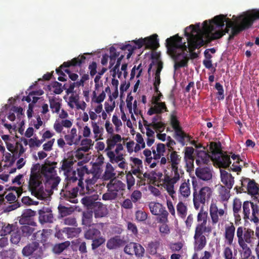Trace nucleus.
<instances>
[{"label": "nucleus", "instance_id": "obj_60", "mask_svg": "<svg viewBox=\"0 0 259 259\" xmlns=\"http://www.w3.org/2000/svg\"><path fill=\"white\" fill-rule=\"evenodd\" d=\"M170 124L175 132L182 129L180 125V122L178 120L176 115L171 114L170 115Z\"/></svg>", "mask_w": 259, "mask_h": 259}, {"label": "nucleus", "instance_id": "obj_40", "mask_svg": "<svg viewBox=\"0 0 259 259\" xmlns=\"http://www.w3.org/2000/svg\"><path fill=\"white\" fill-rule=\"evenodd\" d=\"M61 100H59L54 97H49V103L50 108L53 113H58L61 107Z\"/></svg>", "mask_w": 259, "mask_h": 259}, {"label": "nucleus", "instance_id": "obj_29", "mask_svg": "<svg viewBox=\"0 0 259 259\" xmlns=\"http://www.w3.org/2000/svg\"><path fill=\"white\" fill-rule=\"evenodd\" d=\"M79 187L77 186L71 188V190H66L63 192L64 198L71 203H76L78 202L76 197L78 192L79 193Z\"/></svg>", "mask_w": 259, "mask_h": 259}, {"label": "nucleus", "instance_id": "obj_9", "mask_svg": "<svg viewBox=\"0 0 259 259\" xmlns=\"http://www.w3.org/2000/svg\"><path fill=\"white\" fill-rule=\"evenodd\" d=\"M243 218L257 225L259 223V206L251 201H245L242 205Z\"/></svg>", "mask_w": 259, "mask_h": 259}, {"label": "nucleus", "instance_id": "obj_17", "mask_svg": "<svg viewBox=\"0 0 259 259\" xmlns=\"http://www.w3.org/2000/svg\"><path fill=\"white\" fill-rule=\"evenodd\" d=\"M35 214L36 212L30 209L24 210L20 219H19V223L21 225H28L32 226H36V224L33 219V217Z\"/></svg>", "mask_w": 259, "mask_h": 259}, {"label": "nucleus", "instance_id": "obj_47", "mask_svg": "<svg viewBox=\"0 0 259 259\" xmlns=\"http://www.w3.org/2000/svg\"><path fill=\"white\" fill-rule=\"evenodd\" d=\"M179 192L184 198H187L190 195L191 191L189 180H188L187 182H185L181 184Z\"/></svg>", "mask_w": 259, "mask_h": 259}, {"label": "nucleus", "instance_id": "obj_7", "mask_svg": "<svg viewBox=\"0 0 259 259\" xmlns=\"http://www.w3.org/2000/svg\"><path fill=\"white\" fill-rule=\"evenodd\" d=\"M192 185L193 187V201L194 206L195 208L198 210L201 207H201H203L205 203L209 200L212 195V190L210 187L205 186L197 191L196 181H193Z\"/></svg>", "mask_w": 259, "mask_h": 259}, {"label": "nucleus", "instance_id": "obj_46", "mask_svg": "<svg viewBox=\"0 0 259 259\" xmlns=\"http://www.w3.org/2000/svg\"><path fill=\"white\" fill-rule=\"evenodd\" d=\"M210 149L212 155V158L220 154L223 153L222 150V145L220 142H212L210 144Z\"/></svg>", "mask_w": 259, "mask_h": 259}, {"label": "nucleus", "instance_id": "obj_43", "mask_svg": "<svg viewBox=\"0 0 259 259\" xmlns=\"http://www.w3.org/2000/svg\"><path fill=\"white\" fill-rule=\"evenodd\" d=\"M91 124L94 134V138L96 139V141L102 140L103 139L102 135L104 132V128L102 127H100L97 123L94 121H92Z\"/></svg>", "mask_w": 259, "mask_h": 259}, {"label": "nucleus", "instance_id": "obj_56", "mask_svg": "<svg viewBox=\"0 0 259 259\" xmlns=\"http://www.w3.org/2000/svg\"><path fill=\"white\" fill-rule=\"evenodd\" d=\"M223 256L225 259H237L236 254L233 255V251L230 247H225L223 252Z\"/></svg>", "mask_w": 259, "mask_h": 259}, {"label": "nucleus", "instance_id": "obj_18", "mask_svg": "<svg viewBox=\"0 0 259 259\" xmlns=\"http://www.w3.org/2000/svg\"><path fill=\"white\" fill-rule=\"evenodd\" d=\"M209 214L212 225H215L219 222V217H222L225 214V210L222 208H219L217 204L212 203L209 208Z\"/></svg>", "mask_w": 259, "mask_h": 259}, {"label": "nucleus", "instance_id": "obj_20", "mask_svg": "<svg viewBox=\"0 0 259 259\" xmlns=\"http://www.w3.org/2000/svg\"><path fill=\"white\" fill-rule=\"evenodd\" d=\"M235 227L232 223L229 225H226L225 228L224 237L225 242L227 245H231L233 244L235 236Z\"/></svg>", "mask_w": 259, "mask_h": 259}, {"label": "nucleus", "instance_id": "obj_22", "mask_svg": "<svg viewBox=\"0 0 259 259\" xmlns=\"http://www.w3.org/2000/svg\"><path fill=\"white\" fill-rule=\"evenodd\" d=\"M196 176L203 181H208L212 178V171L209 167H198L196 169Z\"/></svg>", "mask_w": 259, "mask_h": 259}, {"label": "nucleus", "instance_id": "obj_27", "mask_svg": "<svg viewBox=\"0 0 259 259\" xmlns=\"http://www.w3.org/2000/svg\"><path fill=\"white\" fill-rule=\"evenodd\" d=\"M194 149L192 147H186L185 148L184 160L186 162L187 168L193 166L194 158L193 156Z\"/></svg>", "mask_w": 259, "mask_h": 259}, {"label": "nucleus", "instance_id": "obj_37", "mask_svg": "<svg viewBox=\"0 0 259 259\" xmlns=\"http://www.w3.org/2000/svg\"><path fill=\"white\" fill-rule=\"evenodd\" d=\"M207 224L198 223L195 228V234L196 235H203V234H209L211 232L212 229L210 226H206Z\"/></svg>", "mask_w": 259, "mask_h": 259}, {"label": "nucleus", "instance_id": "obj_38", "mask_svg": "<svg viewBox=\"0 0 259 259\" xmlns=\"http://www.w3.org/2000/svg\"><path fill=\"white\" fill-rule=\"evenodd\" d=\"M39 221L41 224L52 223L53 222V215L51 212H45L40 211L39 216Z\"/></svg>", "mask_w": 259, "mask_h": 259}, {"label": "nucleus", "instance_id": "obj_48", "mask_svg": "<svg viewBox=\"0 0 259 259\" xmlns=\"http://www.w3.org/2000/svg\"><path fill=\"white\" fill-rule=\"evenodd\" d=\"M178 215L182 219H184L187 215V207L182 201L179 202L176 206Z\"/></svg>", "mask_w": 259, "mask_h": 259}, {"label": "nucleus", "instance_id": "obj_31", "mask_svg": "<svg viewBox=\"0 0 259 259\" xmlns=\"http://www.w3.org/2000/svg\"><path fill=\"white\" fill-rule=\"evenodd\" d=\"M194 249L195 252L201 250L206 245V239L204 235H194Z\"/></svg>", "mask_w": 259, "mask_h": 259}, {"label": "nucleus", "instance_id": "obj_24", "mask_svg": "<svg viewBox=\"0 0 259 259\" xmlns=\"http://www.w3.org/2000/svg\"><path fill=\"white\" fill-rule=\"evenodd\" d=\"M153 105H154V106L151 107L147 112L148 115H152L154 114H160L164 112L168 111L165 102H161L153 104Z\"/></svg>", "mask_w": 259, "mask_h": 259}, {"label": "nucleus", "instance_id": "obj_11", "mask_svg": "<svg viewBox=\"0 0 259 259\" xmlns=\"http://www.w3.org/2000/svg\"><path fill=\"white\" fill-rule=\"evenodd\" d=\"M241 185L240 187H235L237 192H247L248 194L252 196L259 194V184L254 180L242 177Z\"/></svg>", "mask_w": 259, "mask_h": 259}, {"label": "nucleus", "instance_id": "obj_33", "mask_svg": "<svg viewBox=\"0 0 259 259\" xmlns=\"http://www.w3.org/2000/svg\"><path fill=\"white\" fill-rule=\"evenodd\" d=\"M242 205L243 203H242L240 199L235 198L234 199L233 203V211L236 221L241 220L240 213L241 212Z\"/></svg>", "mask_w": 259, "mask_h": 259}, {"label": "nucleus", "instance_id": "obj_32", "mask_svg": "<svg viewBox=\"0 0 259 259\" xmlns=\"http://www.w3.org/2000/svg\"><path fill=\"white\" fill-rule=\"evenodd\" d=\"M171 178L167 176L165 179L168 180L171 184H176L180 179L181 175L184 174L183 170L179 169L178 166L171 167Z\"/></svg>", "mask_w": 259, "mask_h": 259}, {"label": "nucleus", "instance_id": "obj_57", "mask_svg": "<svg viewBox=\"0 0 259 259\" xmlns=\"http://www.w3.org/2000/svg\"><path fill=\"white\" fill-rule=\"evenodd\" d=\"M20 145H22V144L19 142H17L15 144V145H14L11 143H6L7 148V149L11 152L12 153H15L18 154L19 150L20 149Z\"/></svg>", "mask_w": 259, "mask_h": 259}, {"label": "nucleus", "instance_id": "obj_63", "mask_svg": "<svg viewBox=\"0 0 259 259\" xmlns=\"http://www.w3.org/2000/svg\"><path fill=\"white\" fill-rule=\"evenodd\" d=\"M197 220L199 223L207 224V213L204 211L202 208L198 213Z\"/></svg>", "mask_w": 259, "mask_h": 259}, {"label": "nucleus", "instance_id": "obj_42", "mask_svg": "<svg viewBox=\"0 0 259 259\" xmlns=\"http://www.w3.org/2000/svg\"><path fill=\"white\" fill-rule=\"evenodd\" d=\"M167 160L170 163L171 167L178 166L181 160V157L176 151H172L167 157Z\"/></svg>", "mask_w": 259, "mask_h": 259}, {"label": "nucleus", "instance_id": "obj_64", "mask_svg": "<svg viewBox=\"0 0 259 259\" xmlns=\"http://www.w3.org/2000/svg\"><path fill=\"white\" fill-rule=\"evenodd\" d=\"M41 167L40 164L37 163L32 165L31 168L30 176H36V177H41L40 169Z\"/></svg>", "mask_w": 259, "mask_h": 259}, {"label": "nucleus", "instance_id": "obj_34", "mask_svg": "<svg viewBox=\"0 0 259 259\" xmlns=\"http://www.w3.org/2000/svg\"><path fill=\"white\" fill-rule=\"evenodd\" d=\"M95 206L94 209V216L96 218H100L107 214V209L103 206L102 203L100 202H95Z\"/></svg>", "mask_w": 259, "mask_h": 259}, {"label": "nucleus", "instance_id": "obj_10", "mask_svg": "<svg viewBox=\"0 0 259 259\" xmlns=\"http://www.w3.org/2000/svg\"><path fill=\"white\" fill-rule=\"evenodd\" d=\"M28 189L31 194L37 198L43 200L46 198V194L44 192L41 176H30Z\"/></svg>", "mask_w": 259, "mask_h": 259}, {"label": "nucleus", "instance_id": "obj_35", "mask_svg": "<svg viewBox=\"0 0 259 259\" xmlns=\"http://www.w3.org/2000/svg\"><path fill=\"white\" fill-rule=\"evenodd\" d=\"M175 138L182 146H184L186 142L189 141L191 139V137L187 135L182 129L175 132Z\"/></svg>", "mask_w": 259, "mask_h": 259}, {"label": "nucleus", "instance_id": "obj_15", "mask_svg": "<svg viewBox=\"0 0 259 259\" xmlns=\"http://www.w3.org/2000/svg\"><path fill=\"white\" fill-rule=\"evenodd\" d=\"M124 252L131 255L135 254L137 258H142L145 254V248L139 243L131 242L125 246Z\"/></svg>", "mask_w": 259, "mask_h": 259}, {"label": "nucleus", "instance_id": "obj_25", "mask_svg": "<svg viewBox=\"0 0 259 259\" xmlns=\"http://www.w3.org/2000/svg\"><path fill=\"white\" fill-rule=\"evenodd\" d=\"M125 241L120 238V236H116L109 239L106 243V247L108 249H115L124 245Z\"/></svg>", "mask_w": 259, "mask_h": 259}, {"label": "nucleus", "instance_id": "obj_54", "mask_svg": "<svg viewBox=\"0 0 259 259\" xmlns=\"http://www.w3.org/2000/svg\"><path fill=\"white\" fill-rule=\"evenodd\" d=\"M30 225H23L21 227L20 230L21 231L22 235L24 237H28L34 232V228L29 226Z\"/></svg>", "mask_w": 259, "mask_h": 259}, {"label": "nucleus", "instance_id": "obj_61", "mask_svg": "<svg viewBox=\"0 0 259 259\" xmlns=\"http://www.w3.org/2000/svg\"><path fill=\"white\" fill-rule=\"evenodd\" d=\"M215 88L218 91L217 93V98L219 100L224 99V90L223 85L220 82H217L215 84Z\"/></svg>", "mask_w": 259, "mask_h": 259}, {"label": "nucleus", "instance_id": "obj_44", "mask_svg": "<svg viewBox=\"0 0 259 259\" xmlns=\"http://www.w3.org/2000/svg\"><path fill=\"white\" fill-rule=\"evenodd\" d=\"M210 155L205 151H200L198 154V159L196 160V164L198 165L201 163L207 164L210 161Z\"/></svg>", "mask_w": 259, "mask_h": 259}, {"label": "nucleus", "instance_id": "obj_52", "mask_svg": "<svg viewBox=\"0 0 259 259\" xmlns=\"http://www.w3.org/2000/svg\"><path fill=\"white\" fill-rule=\"evenodd\" d=\"M16 226L13 225H10L8 224V225H4L2 227L1 229V235L2 236H6L8 234H11L14 231L16 230Z\"/></svg>", "mask_w": 259, "mask_h": 259}, {"label": "nucleus", "instance_id": "obj_12", "mask_svg": "<svg viewBox=\"0 0 259 259\" xmlns=\"http://www.w3.org/2000/svg\"><path fill=\"white\" fill-rule=\"evenodd\" d=\"M23 256H31L33 259H42L43 251L37 241H33L27 244L22 250Z\"/></svg>", "mask_w": 259, "mask_h": 259}, {"label": "nucleus", "instance_id": "obj_59", "mask_svg": "<svg viewBox=\"0 0 259 259\" xmlns=\"http://www.w3.org/2000/svg\"><path fill=\"white\" fill-rule=\"evenodd\" d=\"M60 182V178L56 175L46 181V183L51 185V189L55 190Z\"/></svg>", "mask_w": 259, "mask_h": 259}, {"label": "nucleus", "instance_id": "obj_36", "mask_svg": "<svg viewBox=\"0 0 259 259\" xmlns=\"http://www.w3.org/2000/svg\"><path fill=\"white\" fill-rule=\"evenodd\" d=\"M160 245L159 240H155L149 242L146 246L147 252L151 255H158L157 250Z\"/></svg>", "mask_w": 259, "mask_h": 259}, {"label": "nucleus", "instance_id": "obj_14", "mask_svg": "<svg viewBox=\"0 0 259 259\" xmlns=\"http://www.w3.org/2000/svg\"><path fill=\"white\" fill-rule=\"evenodd\" d=\"M149 209L151 213L155 215H159V222L166 223L168 221V212L162 205L158 202H151L149 204Z\"/></svg>", "mask_w": 259, "mask_h": 259}, {"label": "nucleus", "instance_id": "obj_30", "mask_svg": "<svg viewBox=\"0 0 259 259\" xmlns=\"http://www.w3.org/2000/svg\"><path fill=\"white\" fill-rule=\"evenodd\" d=\"M157 37L158 35L154 34L149 37H145V48L154 50H156L159 47Z\"/></svg>", "mask_w": 259, "mask_h": 259}, {"label": "nucleus", "instance_id": "obj_39", "mask_svg": "<svg viewBox=\"0 0 259 259\" xmlns=\"http://www.w3.org/2000/svg\"><path fill=\"white\" fill-rule=\"evenodd\" d=\"M63 232L66 234L68 238H74L77 237L81 232L80 228L65 227L63 228Z\"/></svg>", "mask_w": 259, "mask_h": 259}, {"label": "nucleus", "instance_id": "obj_16", "mask_svg": "<svg viewBox=\"0 0 259 259\" xmlns=\"http://www.w3.org/2000/svg\"><path fill=\"white\" fill-rule=\"evenodd\" d=\"M85 57L83 55H79L71 61L64 62L59 68L56 69V72L59 75L66 76L62 71V69L70 66H81V64L85 62Z\"/></svg>", "mask_w": 259, "mask_h": 259}, {"label": "nucleus", "instance_id": "obj_62", "mask_svg": "<svg viewBox=\"0 0 259 259\" xmlns=\"http://www.w3.org/2000/svg\"><path fill=\"white\" fill-rule=\"evenodd\" d=\"M136 220L138 222L145 221L148 217V214L145 211L138 210L135 212Z\"/></svg>", "mask_w": 259, "mask_h": 259}, {"label": "nucleus", "instance_id": "obj_2", "mask_svg": "<svg viewBox=\"0 0 259 259\" xmlns=\"http://www.w3.org/2000/svg\"><path fill=\"white\" fill-rule=\"evenodd\" d=\"M259 19V9H252L243 12L237 18V24L233 27L228 39L232 40L242 31L251 27L254 21Z\"/></svg>", "mask_w": 259, "mask_h": 259}, {"label": "nucleus", "instance_id": "obj_21", "mask_svg": "<svg viewBox=\"0 0 259 259\" xmlns=\"http://www.w3.org/2000/svg\"><path fill=\"white\" fill-rule=\"evenodd\" d=\"M75 162H76V160H74L73 157L64 158L61 162L62 165L60 169L63 170L67 177L70 176L72 175V173L70 175H69V174L72 171L73 165ZM67 179H68V177H67Z\"/></svg>", "mask_w": 259, "mask_h": 259}, {"label": "nucleus", "instance_id": "obj_28", "mask_svg": "<svg viewBox=\"0 0 259 259\" xmlns=\"http://www.w3.org/2000/svg\"><path fill=\"white\" fill-rule=\"evenodd\" d=\"M20 149L18 154L12 153V155L11 153L7 152L5 155V161L6 162L9 163V166H12L16 160L19 157L25 152L26 149L23 147V145H20Z\"/></svg>", "mask_w": 259, "mask_h": 259}, {"label": "nucleus", "instance_id": "obj_55", "mask_svg": "<svg viewBox=\"0 0 259 259\" xmlns=\"http://www.w3.org/2000/svg\"><path fill=\"white\" fill-rule=\"evenodd\" d=\"M58 208L59 213L62 217L70 215L73 211V209L72 207H67L61 205H59Z\"/></svg>", "mask_w": 259, "mask_h": 259}, {"label": "nucleus", "instance_id": "obj_50", "mask_svg": "<svg viewBox=\"0 0 259 259\" xmlns=\"http://www.w3.org/2000/svg\"><path fill=\"white\" fill-rule=\"evenodd\" d=\"M239 245L241 248L240 252L242 259H248L252 253L251 249L248 246V244L242 243L239 244Z\"/></svg>", "mask_w": 259, "mask_h": 259}, {"label": "nucleus", "instance_id": "obj_19", "mask_svg": "<svg viewBox=\"0 0 259 259\" xmlns=\"http://www.w3.org/2000/svg\"><path fill=\"white\" fill-rule=\"evenodd\" d=\"M212 159L220 167L227 168L231 163L230 156L223 153L215 156Z\"/></svg>", "mask_w": 259, "mask_h": 259}, {"label": "nucleus", "instance_id": "obj_3", "mask_svg": "<svg viewBox=\"0 0 259 259\" xmlns=\"http://www.w3.org/2000/svg\"><path fill=\"white\" fill-rule=\"evenodd\" d=\"M185 35L187 37L190 51H193L204 45L200 23L190 25L185 29Z\"/></svg>", "mask_w": 259, "mask_h": 259}, {"label": "nucleus", "instance_id": "obj_23", "mask_svg": "<svg viewBox=\"0 0 259 259\" xmlns=\"http://www.w3.org/2000/svg\"><path fill=\"white\" fill-rule=\"evenodd\" d=\"M220 173L222 182L228 189L230 190L234 184V177L231 174L224 169H221Z\"/></svg>", "mask_w": 259, "mask_h": 259}, {"label": "nucleus", "instance_id": "obj_41", "mask_svg": "<svg viewBox=\"0 0 259 259\" xmlns=\"http://www.w3.org/2000/svg\"><path fill=\"white\" fill-rule=\"evenodd\" d=\"M121 137L119 134H116L111 138L108 139L106 141L107 146L105 151L111 150L117 143L121 142Z\"/></svg>", "mask_w": 259, "mask_h": 259}, {"label": "nucleus", "instance_id": "obj_45", "mask_svg": "<svg viewBox=\"0 0 259 259\" xmlns=\"http://www.w3.org/2000/svg\"><path fill=\"white\" fill-rule=\"evenodd\" d=\"M93 213V212L90 210L83 212L81 219L82 224L83 225L88 227L92 225Z\"/></svg>", "mask_w": 259, "mask_h": 259}, {"label": "nucleus", "instance_id": "obj_1", "mask_svg": "<svg viewBox=\"0 0 259 259\" xmlns=\"http://www.w3.org/2000/svg\"><path fill=\"white\" fill-rule=\"evenodd\" d=\"M166 47L167 52L174 61L175 71L180 68L188 66L189 57L186 53L187 46L186 42H182V38L178 34L175 35L166 40Z\"/></svg>", "mask_w": 259, "mask_h": 259}, {"label": "nucleus", "instance_id": "obj_26", "mask_svg": "<svg viewBox=\"0 0 259 259\" xmlns=\"http://www.w3.org/2000/svg\"><path fill=\"white\" fill-rule=\"evenodd\" d=\"M55 166L48 165L47 163L42 164L40 169V175L46 178V181L56 175V171Z\"/></svg>", "mask_w": 259, "mask_h": 259}, {"label": "nucleus", "instance_id": "obj_6", "mask_svg": "<svg viewBox=\"0 0 259 259\" xmlns=\"http://www.w3.org/2000/svg\"><path fill=\"white\" fill-rule=\"evenodd\" d=\"M214 25L219 28H222L225 25L224 15L216 16L209 22L207 20L203 22V28L205 31L208 32L207 36L210 40L219 39L224 35L221 30L212 32L214 29Z\"/></svg>", "mask_w": 259, "mask_h": 259}, {"label": "nucleus", "instance_id": "obj_13", "mask_svg": "<svg viewBox=\"0 0 259 259\" xmlns=\"http://www.w3.org/2000/svg\"><path fill=\"white\" fill-rule=\"evenodd\" d=\"M254 235V232L252 229L242 226L239 227L236 232L238 244L252 243Z\"/></svg>", "mask_w": 259, "mask_h": 259}, {"label": "nucleus", "instance_id": "obj_49", "mask_svg": "<svg viewBox=\"0 0 259 259\" xmlns=\"http://www.w3.org/2000/svg\"><path fill=\"white\" fill-rule=\"evenodd\" d=\"M70 245L69 241H66L62 243L56 244L53 248L54 252L56 254H59L63 252L65 249L68 247Z\"/></svg>", "mask_w": 259, "mask_h": 259}, {"label": "nucleus", "instance_id": "obj_58", "mask_svg": "<svg viewBox=\"0 0 259 259\" xmlns=\"http://www.w3.org/2000/svg\"><path fill=\"white\" fill-rule=\"evenodd\" d=\"M21 240V234L18 228L11 233V242L13 244H17L19 243Z\"/></svg>", "mask_w": 259, "mask_h": 259}, {"label": "nucleus", "instance_id": "obj_5", "mask_svg": "<svg viewBox=\"0 0 259 259\" xmlns=\"http://www.w3.org/2000/svg\"><path fill=\"white\" fill-rule=\"evenodd\" d=\"M98 226L103 227L104 224H93L88 227L84 232V237L87 240H92L91 244L92 249L96 250L98 248L104 245L106 242L105 238L102 235L101 232L98 228Z\"/></svg>", "mask_w": 259, "mask_h": 259}, {"label": "nucleus", "instance_id": "obj_51", "mask_svg": "<svg viewBox=\"0 0 259 259\" xmlns=\"http://www.w3.org/2000/svg\"><path fill=\"white\" fill-rule=\"evenodd\" d=\"M77 136V130L73 127L71 130L70 134L64 136L67 144L69 146L74 144L75 138Z\"/></svg>", "mask_w": 259, "mask_h": 259}, {"label": "nucleus", "instance_id": "obj_4", "mask_svg": "<svg viewBox=\"0 0 259 259\" xmlns=\"http://www.w3.org/2000/svg\"><path fill=\"white\" fill-rule=\"evenodd\" d=\"M85 174L89 175V170L87 166H83L77 168V172L75 170L73 171L72 175L68 177V185L77 182V187H79V194L82 195L85 194H90L94 191L93 185L90 183L86 184L84 188L82 180Z\"/></svg>", "mask_w": 259, "mask_h": 259}, {"label": "nucleus", "instance_id": "obj_53", "mask_svg": "<svg viewBox=\"0 0 259 259\" xmlns=\"http://www.w3.org/2000/svg\"><path fill=\"white\" fill-rule=\"evenodd\" d=\"M80 145L82 147H80V150L83 152H87L89 151L91 146H93L92 140L90 139L85 138L81 140Z\"/></svg>", "mask_w": 259, "mask_h": 259}, {"label": "nucleus", "instance_id": "obj_8", "mask_svg": "<svg viewBox=\"0 0 259 259\" xmlns=\"http://www.w3.org/2000/svg\"><path fill=\"white\" fill-rule=\"evenodd\" d=\"M125 184L120 180L113 178L107 184V192L102 195L104 200H115L118 194L122 195L125 189Z\"/></svg>", "mask_w": 259, "mask_h": 259}]
</instances>
